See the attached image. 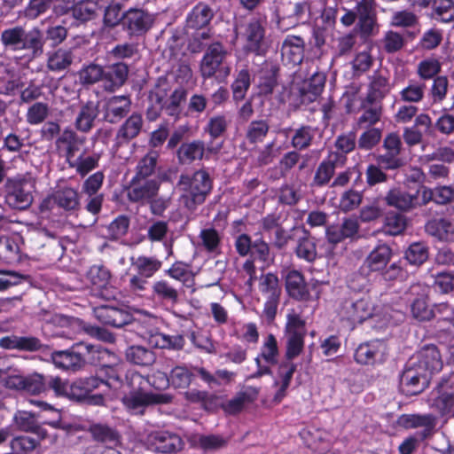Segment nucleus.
Masks as SVG:
<instances>
[{"mask_svg":"<svg viewBox=\"0 0 454 454\" xmlns=\"http://www.w3.org/2000/svg\"><path fill=\"white\" fill-rule=\"evenodd\" d=\"M127 383L131 390L122 397V403L127 410L133 414H143L149 405L168 404L173 401V395L168 393L145 392L147 385L160 388L157 381L150 382L149 379L138 372L127 375Z\"/></svg>","mask_w":454,"mask_h":454,"instance_id":"obj_1","label":"nucleus"},{"mask_svg":"<svg viewBox=\"0 0 454 454\" xmlns=\"http://www.w3.org/2000/svg\"><path fill=\"white\" fill-rule=\"evenodd\" d=\"M177 185L182 192L179 203L188 211L193 212L205 202L210 193L212 180L207 171L200 169L192 176L181 175Z\"/></svg>","mask_w":454,"mask_h":454,"instance_id":"obj_2","label":"nucleus"},{"mask_svg":"<svg viewBox=\"0 0 454 454\" xmlns=\"http://www.w3.org/2000/svg\"><path fill=\"white\" fill-rule=\"evenodd\" d=\"M0 42L4 49L29 51L32 58L40 57L44 50V39L38 27L29 31L20 25L8 27L1 32Z\"/></svg>","mask_w":454,"mask_h":454,"instance_id":"obj_3","label":"nucleus"},{"mask_svg":"<svg viewBox=\"0 0 454 454\" xmlns=\"http://www.w3.org/2000/svg\"><path fill=\"white\" fill-rule=\"evenodd\" d=\"M230 52L220 43H211L201 59L200 72L204 78L215 76L223 81L231 74V67L227 61Z\"/></svg>","mask_w":454,"mask_h":454,"instance_id":"obj_4","label":"nucleus"},{"mask_svg":"<svg viewBox=\"0 0 454 454\" xmlns=\"http://www.w3.org/2000/svg\"><path fill=\"white\" fill-rule=\"evenodd\" d=\"M258 290L264 299L262 315L268 321H272L277 315L282 293L278 276L272 272L262 274L258 278Z\"/></svg>","mask_w":454,"mask_h":454,"instance_id":"obj_5","label":"nucleus"},{"mask_svg":"<svg viewBox=\"0 0 454 454\" xmlns=\"http://www.w3.org/2000/svg\"><path fill=\"white\" fill-rule=\"evenodd\" d=\"M142 442L147 450L162 454H175L184 447V442L177 433L165 429L147 433Z\"/></svg>","mask_w":454,"mask_h":454,"instance_id":"obj_6","label":"nucleus"},{"mask_svg":"<svg viewBox=\"0 0 454 454\" xmlns=\"http://www.w3.org/2000/svg\"><path fill=\"white\" fill-rule=\"evenodd\" d=\"M429 380L430 377L426 371L409 359L401 375L400 387L406 395H414L421 393L428 386Z\"/></svg>","mask_w":454,"mask_h":454,"instance_id":"obj_7","label":"nucleus"},{"mask_svg":"<svg viewBox=\"0 0 454 454\" xmlns=\"http://www.w3.org/2000/svg\"><path fill=\"white\" fill-rule=\"evenodd\" d=\"M153 22V16L142 9L130 8L121 15L122 28L129 36L145 35Z\"/></svg>","mask_w":454,"mask_h":454,"instance_id":"obj_8","label":"nucleus"},{"mask_svg":"<svg viewBox=\"0 0 454 454\" xmlns=\"http://www.w3.org/2000/svg\"><path fill=\"white\" fill-rule=\"evenodd\" d=\"M87 279L98 295L106 300L114 299L116 289L111 286V273L104 266L93 265L87 272Z\"/></svg>","mask_w":454,"mask_h":454,"instance_id":"obj_9","label":"nucleus"},{"mask_svg":"<svg viewBox=\"0 0 454 454\" xmlns=\"http://www.w3.org/2000/svg\"><path fill=\"white\" fill-rule=\"evenodd\" d=\"M375 0H360L356 5V27L363 36L373 35L378 31Z\"/></svg>","mask_w":454,"mask_h":454,"instance_id":"obj_10","label":"nucleus"},{"mask_svg":"<svg viewBox=\"0 0 454 454\" xmlns=\"http://www.w3.org/2000/svg\"><path fill=\"white\" fill-rule=\"evenodd\" d=\"M171 90L172 84L167 77L160 76L157 79L148 97L151 106L147 110V116L150 120H155L160 115V112L168 103Z\"/></svg>","mask_w":454,"mask_h":454,"instance_id":"obj_11","label":"nucleus"},{"mask_svg":"<svg viewBox=\"0 0 454 454\" xmlns=\"http://www.w3.org/2000/svg\"><path fill=\"white\" fill-rule=\"evenodd\" d=\"M396 424L405 429L422 427L423 430L415 434L420 439H427L434 433L436 418L432 414H403L398 417Z\"/></svg>","mask_w":454,"mask_h":454,"instance_id":"obj_12","label":"nucleus"},{"mask_svg":"<svg viewBox=\"0 0 454 454\" xmlns=\"http://www.w3.org/2000/svg\"><path fill=\"white\" fill-rule=\"evenodd\" d=\"M95 317L102 324L120 328L131 323L133 317L126 309L101 305L93 309Z\"/></svg>","mask_w":454,"mask_h":454,"instance_id":"obj_13","label":"nucleus"},{"mask_svg":"<svg viewBox=\"0 0 454 454\" xmlns=\"http://www.w3.org/2000/svg\"><path fill=\"white\" fill-rule=\"evenodd\" d=\"M419 368L426 371L431 377L442 368V361L439 349L434 345H427L418 351L411 358Z\"/></svg>","mask_w":454,"mask_h":454,"instance_id":"obj_14","label":"nucleus"},{"mask_svg":"<svg viewBox=\"0 0 454 454\" xmlns=\"http://www.w3.org/2000/svg\"><path fill=\"white\" fill-rule=\"evenodd\" d=\"M193 377V373L186 366L177 365L170 371L168 376L163 372H157L154 375V380L160 381V384H157L160 388L168 386L174 388H187L191 385Z\"/></svg>","mask_w":454,"mask_h":454,"instance_id":"obj_15","label":"nucleus"},{"mask_svg":"<svg viewBox=\"0 0 454 454\" xmlns=\"http://www.w3.org/2000/svg\"><path fill=\"white\" fill-rule=\"evenodd\" d=\"M51 359L57 368L72 372L81 371L86 364L83 355L74 348L54 351L51 355Z\"/></svg>","mask_w":454,"mask_h":454,"instance_id":"obj_16","label":"nucleus"},{"mask_svg":"<svg viewBox=\"0 0 454 454\" xmlns=\"http://www.w3.org/2000/svg\"><path fill=\"white\" fill-rule=\"evenodd\" d=\"M160 183L157 180H144L133 178L128 189V199L132 202H149L159 191Z\"/></svg>","mask_w":454,"mask_h":454,"instance_id":"obj_17","label":"nucleus"},{"mask_svg":"<svg viewBox=\"0 0 454 454\" xmlns=\"http://www.w3.org/2000/svg\"><path fill=\"white\" fill-rule=\"evenodd\" d=\"M305 42L298 35H288L281 46L282 61L286 65L297 66L304 57Z\"/></svg>","mask_w":454,"mask_h":454,"instance_id":"obj_18","label":"nucleus"},{"mask_svg":"<svg viewBox=\"0 0 454 454\" xmlns=\"http://www.w3.org/2000/svg\"><path fill=\"white\" fill-rule=\"evenodd\" d=\"M387 347L382 340H372L360 344L355 351V360L361 364H372L386 355Z\"/></svg>","mask_w":454,"mask_h":454,"instance_id":"obj_19","label":"nucleus"},{"mask_svg":"<svg viewBox=\"0 0 454 454\" xmlns=\"http://www.w3.org/2000/svg\"><path fill=\"white\" fill-rule=\"evenodd\" d=\"M359 231V223L355 218H345L340 225L326 228L325 234L329 243L338 244L346 239L355 238Z\"/></svg>","mask_w":454,"mask_h":454,"instance_id":"obj_20","label":"nucleus"},{"mask_svg":"<svg viewBox=\"0 0 454 454\" xmlns=\"http://www.w3.org/2000/svg\"><path fill=\"white\" fill-rule=\"evenodd\" d=\"M143 117L139 114H132L118 129L115 135V146L118 148L137 137L142 130Z\"/></svg>","mask_w":454,"mask_h":454,"instance_id":"obj_21","label":"nucleus"},{"mask_svg":"<svg viewBox=\"0 0 454 454\" xmlns=\"http://www.w3.org/2000/svg\"><path fill=\"white\" fill-rule=\"evenodd\" d=\"M388 75L380 70H376L369 76L366 101L373 104L384 98L390 91Z\"/></svg>","mask_w":454,"mask_h":454,"instance_id":"obj_22","label":"nucleus"},{"mask_svg":"<svg viewBox=\"0 0 454 454\" xmlns=\"http://www.w3.org/2000/svg\"><path fill=\"white\" fill-rule=\"evenodd\" d=\"M372 307L367 299L346 301L342 308V317L353 324H361L372 315Z\"/></svg>","mask_w":454,"mask_h":454,"instance_id":"obj_23","label":"nucleus"},{"mask_svg":"<svg viewBox=\"0 0 454 454\" xmlns=\"http://www.w3.org/2000/svg\"><path fill=\"white\" fill-rule=\"evenodd\" d=\"M259 390L254 387H247L238 392L231 399L222 404L225 413L235 415L243 411L247 404L253 403L258 396Z\"/></svg>","mask_w":454,"mask_h":454,"instance_id":"obj_24","label":"nucleus"},{"mask_svg":"<svg viewBox=\"0 0 454 454\" xmlns=\"http://www.w3.org/2000/svg\"><path fill=\"white\" fill-rule=\"evenodd\" d=\"M98 114L99 105L98 101L89 100L82 104L74 120L75 128L81 132H89L93 128Z\"/></svg>","mask_w":454,"mask_h":454,"instance_id":"obj_25","label":"nucleus"},{"mask_svg":"<svg viewBox=\"0 0 454 454\" xmlns=\"http://www.w3.org/2000/svg\"><path fill=\"white\" fill-rule=\"evenodd\" d=\"M26 184L13 182L9 184L5 196L6 203L15 209H25L30 206L33 197L29 191L25 188Z\"/></svg>","mask_w":454,"mask_h":454,"instance_id":"obj_26","label":"nucleus"},{"mask_svg":"<svg viewBox=\"0 0 454 454\" xmlns=\"http://www.w3.org/2000/svg\"><path fill=\"white\" fill-rule=\"evenodd\" d=\"M129 74V67L123 62L107 67L104 71L103 86L106 90L114 91L124 84Z\"/></svg>","mask_w":454,"mask_h":454,"instance_id":"obj_27","label":"nucleus"},{"mask_svg":"<svg viewBox=\"0 0 454 454\" xmlns=\"http://www.w3.org/2000/svg\"><path fill=\"white\" fill-rule=\"evenodd\" d=\"M131 101L127 96H114L106 103V119L115 123L130 111Z\"/></svg>","mask_w":454,"mask_h":454,"instance_id":"obj_28","label":"nucleus"},{"mask_svg":"<svg viewBox=\"0 0 454 454\" xmlns=\"http://www.w3.org/2000/svg\"><path fill=\"white\" fill-rule=\"evenodd\" d=\"M384 201L389 207H395L401 211H408L415 206L417 196L399 187H394L386 193Z\"/></svg>","mask_w":454,"mask_h":454,"instance_id":"obj_29","label":"nucleus"},{"mask_svg":"<svg viewBox=\"0 0 454 454\" xmlns=\"http://www.w3.org/2000/svg\"><path fill=\"white\" fill-rule=\"evenodd\" d=\"M52 200L66 211H75L80 207L79 192L69 186L59 187L52 194Z\"/></svg>","mask_w":454,"mask_h":454,"instance_id":"obj_30","label":"nucleus"},{"mask_svg":"<svg viewBox=\"0 0 454 454\" xmlns=\"http://www.w3.org/2000/svg\"><path fill=\"white\" fill-rule=\"evenodd\" d=\"M426 231L439 240L454 242V219L452 218L432 220L427 223Z\"/></svg>","mask_w":454,"mask_h":454,"instance_id":"obj_31","label":"nucleus"},{"mask_svg":"<svg viewBox=\"0 0 454 454\" xmlns=\"http://www.w3.org/2000/svg\"><path fill=\"white\" fill-rule=\"evenodd\" d=\"M246 39V49L259 53L264 38V28L258 20H251L245 27L243 34Z\"/></svg>","mask_w":454,"mask_h":454,"instance_id":"obj_32","label":"nucleus"},{"mask_svg":"<svg viewBox=\"0 0 454 454\" xmlns=\"http://www.w3.org/2000/svg\"><path fill=\"white\" fill-rule=\"evenodd\" d=\"M286 289L288 294L299 301L309 299V292L304 281V278L297 270H291L286 277Z\"/></svg>","mask_w":454,"mask_h":454,"instance_id":"obj_33","label":"nucleus"},{"mask_svg":"<svg viewBox=\"0 0 454 454\" xmlns=\"http://www.w3.org/2000/svg\"><path fill=\"white\" fill-rule=\"evenodd\" d=\"M296 371V364L290 361H286L280 364L278 372V380L275 381V386L278 390L274 395V401L280 403L286 396V390L288 389L293 375Z\"/></svg>","mask_w":454,"mask_h":454,"instance_id":"obj_34","label":"nucleus"},{"mask_svg":"<svg viewBox=\"0 0 454 454\" xmlns=\"http://www.w3.org/2000/svg\"><path fill=\"white\" fill-rule=\"evenodd\" d=\"M294 233H301L297 239L295 248L296 255L309 262H314L317 258V248L313 239L304 229H294Z\"/></svg>","mask_w":454,"mask_h":454,"instance_id":"obj_35","label":"nucleus"},{"mask_svg":"<svg viewBox=\"0 0 454 454\" xmlns=\"http://www.w3.org/2000/svg\"><path fill=\"white\" fill-rule=\"evenodd\" d=\"M392 257V249L387 244H379L365 259L367 267L372 271H379L387 265Z\"/></svg>","mask_w":454,"mask_h":454,"instance_id":"obj_36","label":"nucleus"},{"mask_svg":"<svg viewBox=\"0 0 454 454\" xmlns=\"http://www.w3.org/2000/svg\"><path fill=\"white\" fill-rule=\"evenodd\" d=\"M130 264L135 270L147 278H152L162 267V262L156 256L139 255L130 258Z\"/></svg>","mask_w":454,"mask_h":454,"instance_id":"obj_37","label":"nucleus"},{"mask_svg":"<svg viewBox=\"0 0 454 454\" xmlns=\"http://www.w3.org/2000/svg\"><path fill=\"white\" fill-rule=\"evenodd\" d=\"M205 154V143L193 140L183 144L177 150V158L182 164H190L196 160H201Z\"/></svg>","mask_w":454,"mask_h":454,"instance_id":"obj_38","label":"nucleus"},{"mask_svg":"<svg viewBox=\"0 0 454 454\" xmlns=\"http://www.w3.org/2000/svg\"><path fill=\"white\" fill-rule=\"evenodd\" d=\"M165 273L171 278L181 282L186 288H191L192 292L195 291V276L188 264L176 262Z\"/></svg>","mask_w":454,"mask_h":454,"instance_id":"obj_39","label":"nucleus"},{"mask_svg":"<svg viewBox=\"0 0 454 454\" xmlns=\"http://www.w3.org/2000/svg\"><path fill=\"white\" fill-rule=\"evenodd\" d=\"M126 358L129 363L147 367L155 363L156 356L150 348L139 345H134L127 348Z\"/></svg>","mask_w":454,"mask_h":454,"instance_id":"obj_40","label":"nucleus"},{"mask_svg":"<svg viewBox=\"0 0 454 454\" xmlns=\"http://www.w3.org/2000/svg\"><path fill=\"white\" fill-rule=\"evenodd\" d=\"M152 294L155 299L172 304L179 300L178 290L166 279H159L153 283Z\"/></svg>","mask_w":454,"mask_h":454,"instance_id":"obj_41","label":"nucleus"},{"mask_svg":"<svg viewBox=\"0 0 454 454\" xmlns=\"http://www.w3.org/2000/svg\"><path fill=\"white\" fill-rule=\"evenodd\" d=\"M429 405L443 416L454 417V392L447 393L436 389Z\"/></svg>","mask_w":454,"mask_h":454,"instance_id":"obj_42","label":"nucleus"},{"mask_svg":"<svg viewBox=\"0 0 454 454\" xmlns=\"http://www.w3.org/2000/svg\"><path fill=\"white\" fill-rule=\"evenodd\" d=\"M73 62L71 51L59 48L47 54V68L51 72H61L67 69Z\"/></svg>","mask_w":454,"mask_h":454,"instance_id":"obj_43","label":"nucleus"},{"mask_svg":"<svg viewBox=\"0 0 454 454\" xmlns=\"http://www.w3.org/2000/svg\"><path fill=\"white\" fill-rule=\"evenodd\" d=\"M196 371L200 379L210 387H220L223 384H229L233 380L236 375L235 372L225 369H219L215 371V374L210 373L203 367L197 368Z\"/></svg>","mask_w":454,"mask_h":454,"instance_id":"obj_44","label":"nucleus"},{"mask_svg":"<svg viewBox=\"0 0 454 454\" xmlns=\"http://www.w3.org/2000/svg\"><path fill=\"white\" fill-rule=\"evenodd\" d=\"M213 15V12L208 5L199 3L189 13L187 24L192 28H201L209 23Z\"/></svg>","mask_w":454,"mask_h":454,"instance_id":"obj_45","label":"nucleus"},{"mask_svg":"<svg viewBox=\"0 0 454 454\" xmlns=\"http://www.w3.org/2000/svg\"><path fill=\"white\" fill-rule=\"evenodd\" d=\"M74 155V147L71 144L67 148V160L71 168H75L76 172L82 176H86L90 171L98 166V158L96 156L78 157L75 160L71 161V158Z\"/></svg>","mask_w":454,"mask_h":454,"instance_id":"obj_46","label":"nucleus"},{"mask_svg":"<svg viewBox=\"0 0 454 454\" xmlns=\"http://www.w3.org/2000/svg\"><path fill=\"white\" fill-rule=\"evenodd\" d=\"M325 83V74L322 72H315L309 79L303 82L301 92L307 96L308 100L314 101L323 91Z\"/></svg>","mask_w":454,"mask_h":454,"instance_id":"obj_47","label":"nucleus"},{"mask_svg":"<svg viewBox=\"0 0 454 454\" xmlns=\"http://www.w3.org/2000/svg\"><path fill=\"white\" fill-rule=\"evenodd\" d=\"M407 218L401 213L388 212L384 218L383 231L386 234L396 236L404 231Z\"/></svg>","mask_w":454,"mask_h":454,"instance_id":"obj_48","label":"nucleus"},{"mask_svg":"<svg viewBox=\"0 0 454 454\" xmlns=\"http://www.w3.org/2000/svg\"><path fill=\"white\" fill-rule=\"evenodd\" d=\"M316 129L309 125H302L296 129L291 139V145L296 150H305L312 145Z\"/></svg>","mask_w":454,"mask_h":454,"instance_id":"obj_49","label":"nucleus"},{"mask_svg":"<svg viewBox=\"0 0 454 454\" xmlns=\"http://www.w3.org/2000/svg\"><path fill=\"white\" fill-rule=\"evenodd\" d=\"M426 90L427 85L425 82L411 80L400 91L401 100L407 103H419L423 100Z\"/></svg>","mask_w":454,"mask_h":454,"instance_id":"obj_50","label":"nucleus"},{"mask_svg":"<svg viewBox=\"0 0 454 454\" xmlns=\"http://www.w3.org/2000/svg\"><path fill=\"white\" fill-rule=\"evenodd\" d=\"M250 254L254 260L262 262L264 267L270 266L274 262L275 255L271 252L270 245L262 237L254 240Z\"/></svg>","mask_w":454,"mask_h":454,"instance_id":"obj_51","label":"nucleus"},{"mask_svg":"<svg viewBox=\"0 0 454 454\" xmlns=\"http://www.w3.org/2000/svg\"><path fill=\"white\" fill-rule=\"evenodd\" d=\"M20 247L17 242L8 237L0 236V261L11 264L19 260Z\"/></svg>","mask_w":454,"mask_h":454,"instance_id":"obj_52","label":"nucleus"},{"mask_svg":"<svg viewBox=\"0 0 454 454\" xmlns=\"http://www.w3.org/2000/svg\"><path fill=\"white\" fill-rule=\"evenodd\" d=\"M122 372L117 366L106 365L99 369L98 377L103 380L106 390L117 389L121 385Z\"/></svg>","mask_w":454,"mask_h":454,"instance_id":"obj_53","label":"nucleus"},{"mask_svg":"<svg viewBox=\"0 0 454 454\" xmlns=\"http://www.w3.org/2000/svg\"><path fill=\"white\" fill-rule=\"evenodd\" d=\"M129 227V219L125 215H119L106 226L104 236L110 240H117L127 234Z\"/></svg>","mask_w":454,"mask_h":454,"instance_id":"obj_54","label":"nucleus"},{"mask_svg":"<svg viewBox=\"0 0 454 454\" xmlns=\"http://www.w3.org/2000/svg\"><path fill=\"white\" fill-rule=\"evenodd\" d=\"M335 172V163L333 160H325L317 168L311 183L312 186L322 187L327 184Z\"/></svg>","mask_w":454,"mask_h":454,"instance_id":"obj_55","label":"nucleus"},{"mask_svg":"<svg viewBox=\"0 0 454 454\" xmlns=\"http://www.w3.org/2000/svg\"><path fill=\"white\" fill-rule=\"evenodd\" d=\"M194 444L197 448L204 451H215L226 446L227 441L223 437L216 434H201L194 439Z\"/></svg>","mask_w":454,"mask_h":454,"instance_id":"obj_56","label":"nucleus"},{"mask_svg":"<svg viewBox=\"0 0 454 454\" xmlns=\"http://www.w3.org/2000/svg\"><path fill=\"white\" fill-rule=\"evenodd\" d=\"M286 335L305 336V321L301 317V311L295 309L288 310L286 325Z\"/></svg>","mask_w":454,"mask_h":454,"instance_id":"obj_57","label":"nucleus"},{"mask_svg":"<svg viewBox=\"0 0 454 454\" xmlns=\"http://www.w3.org/2000/svg\"><path fill=\"white\" fill-rule=\"evenodd\" d=\"M428 247L423 242H414L405 251V259L411 265H421L428 259Z\"/></svg>","mask_w":454,"mask_h":454,"instance_id":"obj_58","label":"nucleus"},{"mask_svg":"<svg viewBox=\"0 0 454 454\" xmlns=\"http://www.w3.org/2000/svg\"><path fill=\"white\" fill-rule=\"evenodd\" d=\"M98 10L97 2L93 0H82L78 2L73 10L75 20L85 22L92 20Z\"/></svg>","mask_w":454,"mask_h":454,"instance_id":"obj_59","label":"nucleus"},{"mask_svg":"<svg viewBox=\"0 0 454 454\" xmlns=\"http://www.w3.org/2000/svg\"><path fill=\"white\" fill-rule=\"evenodd\" d=\"M433 17L442 22L454 20V2L452 0H434Z\"/></svg>","mask_w":454,"mask_h":454,"instance_id":"obj_60","label":"nucleus"},{"mask_svg":"<svg viewBox=\"0 0 454 454\" xmlns=\"http://www.w3.org/2000/svg\"><path fill=\"white\" fill-rule=\"evenodd\" d=\"M53 0H29L22 14L30 20H36L45 14L52 6Z\"/></svg>","mask_w":454,"mask_h":454,"instance_id":"obj_61","label":"nucleus"},{"mask_svg":"<svg viewBox=\"0 0 454 454\" xmlns=\"http://www.w3.org/2000/svg\"><path fill=\"white\" fill-rule=\"evenodd\" d=\"M269 129L270 126L266 121H253L247 126L246 137L252 144L261 143L267 136Z\"/></svg>","mask_w":454,"mask_h":454,"instance_id":"obj_62","label":"nucleus"},{"mask_svg":"<svg viewBox=\"0 0 454 454\" xmlns=\"http://www.w3.org/2000/svg\"><path fill=\"white\" fill-rule=\"evenodd\" d=\"M250 87V74L247 69H241L231 84L233 99L239 101L245 98Z\"/></svg>","mask_w":454,"mask_h":454,"instance_id":"obj_63","label":"nucleus"},{"mask_svg":"<svg viewBox=\"0 0 454 454\" xmlns=\"http://www.w3.org/2000/svg\"><path fill=\"white\" fill-rule=\"evenodd\" d=\"M157 160L156 152H150L145 155L137 166V174L134 178L145 179L151 176L155 169Z\"/></svg>","mask_w":454,"mask_h":454,"instance_id":"obj_64","label":"nucleus"}]
</instances>
